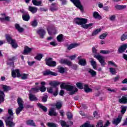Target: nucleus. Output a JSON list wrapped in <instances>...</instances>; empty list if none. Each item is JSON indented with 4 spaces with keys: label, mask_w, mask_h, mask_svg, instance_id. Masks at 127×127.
<instances>
[{
    "label": "nucleus",
    "mask_w": 127,
    "mask_h": 127,
    "mask_svg": "<svg viewBox=\"0 0 127 127\" xmlns=\"http://www.w3.org/2000/svg\"><path fill=\"white\" fill-rule=\"evenodd\" d=\"M1 86L4 92H8V91L11 90V88H10V86H8L7 85H3V84H1Z\"/></svg>",
    "instance_id": "24"
},
{
    "label": "nucleus",
    "mask_w": 127,
    "mask_h": 127,
    "mask_svg": "<svg viewBox=\"0 0 127 127\" xmlns=\"http://www.w3.org/2000/svg\"><path fill=\"white\" fill-rule=\"evenodd\" d=\"M76 87H77V88H78L79 89L82 90V89H84V84L81 82H77Z\"/></svg>",
    "instance_id": "38"
},
{
    "label": "nucleus",
    "mask_w": 127,
    "mask_h": 127,
    "mask_svg": "<svg viewBox=\"0 0 127 127\" xmlns=\"http://www.w3.org/2000/svg\"><path fill=\"white\" fill-rule=\"evenodd\" d=\"M38 107H39L40 109H41L44 113H46L47 112V108L40 103L38 104Z\"/></svg>",
    "instance_id": "29"
},
{
    "label": "nucleus",
    "mask_w": 127,
    "mask_h": 127,
    "mask_svg": "<svg viewBox=\"0 0 127 127\" xmlns=\"http://www.w3.org/2000/svg\"><path fill=\"white\" fill-rule=\"evenodd\" d=\"M61 125L63 127H69V125H67V124L64 121H61Z\"/></svg>",
    "instance_id": "50"
},
{
    "label": "nucleus",
    "mask_w": 127,
    "mask_h": 127,
    "mask_svg": "<svg viewBox=\"0 0 127 127\" xmlns=\"http://www.w3.org/2000/svg\"><path fill=\"white\" fill-rule=\"evenodd\" d=\"M83 57L82 56H79L77 59L79 60L78 64L80 66H86L87 65V61L85 59H82Z\"/></svg>",
    "instance_id": "11"
},
{
    "label": "nucleus",
    "mask_w": 127,
    "mask_h": 127,
    "mask_svg": "<svg viewBox=\"0 0 127 127\" xmlns=\"http://www.w3.org/2000/svg\"><path fill=\"white\" fill-rule=\"evenodd\" d=\"M58 69L59 70V72L62 74L65 72V68L62 66H59Z\"/></svg>",
    "instance_id": "44"
},
{
    "label": "nucleus",
    "mask_w": 127,
    "mask_h": 127,
    "mask_svg": "<svg viewBox=\"0 0 127 127\" xmlns=\"http://www.w3.org/2000/svg\"><path fill=\"white\" fill-rule=\"evenodd\" d=\"M74 22L78 25H81V27L84 29H91L93 28V25H94V23L87 24L88 19L83 18H76L74 19Z\"/></svg>",
    "instance_id": "1"
},
{
    "label": "nucleus",
    "mask_w": 127,
    "mask_h": 127,
    "mask_svg": "<svg viewBox=\"0 0 127 127\" xmlns=\"http://www.w3.org/2000/svg\"><path fill=\"white\" fill-rule=\"evenodd\" d=\"M69 66H71L72 69H74V70H77V68H78V66H77V65H76V64H72Z\"/></svg>",
    "instance_id": "58"
},
{
    "label": "nucleus",
    "mask_w": 127,
    "mask_h": 127,
    "mask_svg": "<svg viewBox=\"0 0 127 127\" xmlns=\"http://www.w3.org/2000/svg\"><path fill=\"white\" fill-rule=\"evenodd\" d=\"M77 7V8H79L80 9L81 11H83L84 9V7H83V5L81 4V2L80 1V0H70Z\"/></svg>",
    "instance_id": "10"
},
{
    "label": "nucleus",
    "mask_w": 127,
    "mask_h": 127,
    "mask_svg": "<svg viewBox=\"0 0 127 127\" xmlns=\"http://www.w3.org/2000/svg\"><path fill=\"white\" fill-rule=\"evenodd\" d=\"M49 116H54L55 117L57 116V113L55 112L54 108H52L50 109V111H49Z\"/></svg>",
    "instance_id": "22"
},
{
    "label": "nucleus",
    "mask_w": 127,
    "mask_h": 127,
    "mask_svg": "<svg viewBox=\"0 0 127 127\" xmlns=\"http://www.w3.org/2000/svg\"><path fill=\"white\" fill-rule=\"evenodd\" d=\"M32 50V49L28 47V46H26L24 47V51L23 52V54L24 55H27L28 54L30 53Z\"/></svg>",
    "instance_id": "17"
},
{
    "label": "nucleus",
    "mask_w": 127,
    "mask_h": 127,
    "mask_svg": "<svg viewBox=\"0 0 127 127\" xmlns=\"http://www.w3.org/2000/svg\"><path fill=\"white\" fill-rule=\"evenodd\" d=\"M94 58L97 59L99 61V63H100L101 66L102 67H105V65L107 64L105 62V58L101 55H94Z\"/></svg>",
    "instance_id": "9"
},
{
    "label": "nucleus",
    "mask_w": 127,
    "mask_h": 127,
    "mask_svg": "<svg viewBox=\"0 0 127 127\" xmlns=\"http://www.w3.org/2000/svg\"><path fill=\"white\" fill-rule=\"evenodd\" d=\"M20 12L22 13V18L24 21H28L30 19L29 13H28V12L25 11L24 9H20Z\"/></svg>",
    "instance_id": "6"
},
{
    "label": "nucleus",
    "mask_w": 127,
    "mask_h": 127,
    "mask_svg": "<svg viewBox=\"0 0 127 127\" xmlns=\"http://www.w3.org/2000/svg\"><path fill=\"white\" fill-rule=\"evenodd\" d=\"M49 85L52 87H57L58 85H60V82L58 81H52L50 82Z\"/></svg>",
    "instance_id": "27"
},
{
    "label": "nucleus",
    "mask_w": 127,
    "mask_h": 127,
    "mask_svg": "<svg viewBox=\"0 0 127 127\" xmlns=\"http://www.w3.org/2000/svg\"><path fill=\"white\" fill-rule=\"evenodd\" d=\"M32 2L34 5H36L37 6L40 5L42 3L41 1H37V0H32Z\"/></svg>",
    "instance_id": "31"
},
{
    "label": "nucleus",
    "mask_w": 127,
    "mask_h": 127,
    "mask_svg": "<svg viewBox=\"0 0 127 127\" xmlns=\"http://www.w3.org/2000/svg\"><path fill=\"white\" fill-rule=\"evenodd\" d=\"M10 18L8 16H6L4 18H0V21H4V20H6V21H8L9 20V19Z\"/></svg>",
    "instance_id": "51"
},
{
    "label": "nucleus",
    "mask_w": 127,
    "mask_h": 127,
    "mask_svg": "<svg viewBox=\"0 0 127 127\" xmlns=\"http://www.w3.org/2000/svg\"><path fill=\"white\" fill-rule=\"evenodd\" d=\"M29 100L31 102H33V101H38V99H37V97L32 93H30L29 94Z\"/></svg>",
    "instance_id": "21"
},
{
    "label": "nucleus",
    "mask_w": 127,
    "mask_h": 127,
    "mask_svg": "<svg viewBox=\"0 0 127 127\" xmlns=\"http://www.w3.org/2000/svg\"><path fill=\"white\" fill-rule=\"evenodd\" d=\"M15 27L19 32H22L23 31V28L20 27V26L18 24H15Z\"/></svg>",
    "instance_id": "32"
},
{
    "label": "nucleus",
    "mask_w": 127,
    "mask_h": 127,
    "mask_svg": "<svg viewBox=\"0 0 127 127\" xmlns=\"http://www.w3.org/2000/svg\"><path fill=\"white\" fill-rule=\"evenodd\" d=\"M77 55H74L73 56H70L69 57V58L71 60H75V59H76Z\"/></svg>",
    "instance_id": "59"
},
{
    "label": "nucleus",
    "mask_w": 127,
    "mask_h": 127,
    "mask_svg": "<svg viewBox=\"0 0 127 127\" xmlns=\"http://www.w3.org/2000/svg\"><path fill=\"white\" fill-rule=\"evenodd\" d=\"M119 103L121 104H127V95H124L119 99Z\"/></svg>",
    "instance_id": "19"
},
{
    "label": "nucleus",
    "mask_w": 127,
    "mask_h": 127,
    "mask_svg": "<svg viewBox=\"0 0 127 127\" xmlns=\"http://www.w3.org/2000/svg\"><path fill=\"white\" fill-rule=\"evenodd\" d=\"M93 115L94 118H96V119H98V118H100V116H99V114L97 111H95L93 113Z\"/></svg>",
    "instance_id": "56"
},
{
    "label": "nucleus",
    "mask_w": 127,
    "mask_h": 127,
    "mask_svg": "<svg viewBox=\"0 0 127 127\" xmlns=\"http://www.w3.org/2000/svg\"><path fill=\"white\" fill-rule=\"evenodd\" d=\"M127 44H125L122 45L118 50L119 53L122 54L125 52V51L127 50Z\"/></svg>",
    "instance_id": "15"
},
{
    "label": "nucleus",
    "mask_w": 127,
    "mask_h": 127,
    "mask_svg": "<svg viewBox=\"0 0 127 127\" xmlns=\"http://www.w3.org/2000/svg\"><path fill=\"white\" fill-rule=\"evenodd\" d=\"M44 76H48L52 75V76H57V73L49 70H47L43 72Z\"/></svg>",
    "instance_id": "14"
},
{
    "label": "nucleus",
    "mask_w": 127,
    "mask_h": 127,
    "mask_svg": "<svg viewBox=\"0 0 127 127\" xmlns=\"http://www.w3.org/2000/svg\"><path fill=\"white\" fill-rule=\"evenodd\" d=\"M18 105V107L16 109V115H19L20 114V112L23 110L24 108L23 107V100L21 98H18L17 101Z\"/></svg>",
    "instance_id": "4"
},
{
    "label": "nucleus",
    "mask_w": 127,
    "mask_h": 127,
    "mask_svg": "<svg viewBox=\"0 0 127 127\" xmlns=\"http://www.w3.org/2000/svg\"><path fill=\"white\" fill-rule=\"evenodd\" d=\"M48 93H50V94H53V89L52 87H50V88L48 89Z\"/></svg>",
    "instance_id": "60"
},
{
    "label": "nucleus",
    "mask_w": 127,
    "mask_h": 127,
    "mask_svg": "<svg viewBox=\"0 0 127 127\" xmlns=\"http://www.w3.org/2000/svg\"><path fill=\"white\" fill-rule=\"evenodd\" d=\"M100 53H102V54H109L110 51L101 50Z\"/></svg>",
    "instance_id": "57"
},
{
    "label": "nucleus",
    "mask_w": 127,
    "mask_h": 127,
    "mask_svg": "<svg viewBox=\"0 0 127 127\" xmlns=\"http://www.w3.org/2000/svg\"><path fill=\"white\" fill-rule=\"evenodd\" d=\"M60 63H61V64H66L67 66H71V64H72V62L68 60H61Z\"/></svg>",
    "instance_id": "18"
},
{
    "label": "nucleus",
    "mask_w": 127,
    "mask_h": 127,
    "mask_svg": "<svg viewBox=\"0 0 127 127\" xmlns=\"http://www.w3.org/2000/svg\"><path fill=\"white\" fill-rule=\"evenodd\" d=\"M42 57H43V55L41 54H38L34 58L35 59H36V60H38V61H40L41 59H42Z\"/></svg>",
    "instance_id": "35"
},
{
    "label": "nucleus",
    "mask_w": 127,
    "mask_h": 127,
    "mask_svg": "<svg viewBox=\"0 0 127 127\" xmlns=\"http://www.w3.org/2000/svg\"><path fill=\"white\" fill-rule=\"evenodd\" d=\"M47 125L49 127H57V125L53 123H48Z\"/></svg>",
    "instance_id": "48"
},
{
    "label": "nucleus",
    "mask_w": 127,
    "mask_h": 127,
    "mask_svg": "<svg viewBox=\"0 0 127 127\" xmlns=\"http://www.w3.org/2000/svg\"><path fill=\"white\" fill-rule=\"evenodd\" d=\"M66 116L68 120H72L73 119V114L71 112L68 111L66 113Z\"/></svg>",
    "instance_id": "36"
},
{
    "label": "nucleus",
    "mask_w": 127,
    "mask_h": 127,
    "mask_svg": "<svg viewBox=\"0 0 127 127\" xmlns=\"http://www.w3.org/2000/svg\"><path fill=\"white\" fill-rule=\"evenodd\" d=\"M65 90L70 92L69 93V95H74V94H75L76 92H78V88L74 87L71 85H66Z\"/></svg>",
    "instance_id": "7"
},
{
    "label": "nucleus",
    "mask_w": 127,
    "mask_h": 127,
    "mask_svg": "<svg viewBox=\"0 0 127 127\" xmlns=\"http://www.w3.org/2000/svg\"><path fill=\"white\" fill-rule=\"evenodd\" d=\"M11 76L13 78H16V77L19 78V77H21L22 80H26L27 77H28V74L26 73L21 74L20 72H19V69H15L12 70Z\"/></svg>",
    "instance_id": "3"
},
{
    "label": "nucleus",
    "mask_w": 127,
    "mask_h": 127,
    "mask_svg": "<svg viewBox=\"0 0 127 127\" xmlns=\"http://www.w3.org/2000/svg\"><path fill=\"white\" fill-rule=\"evenodd\" d=\"M56 108H57V109H58V110L61 109V108H62V102L61 101L57 102L56 104Z\"/></svg>",
    "instance_id": "39"
},
{
    "label": "nucleus",
    "mask_w": 127,
    "mask_h": 127,
    "mask_svg": "<svg viewBox=\"0 0 127 127\" xmlns=\"http://www.w3.org/2000/svg\"><path fill=\"white\" fill-rule=\"evenodd\" d=\"M119 80H120V76L119 75H117L114 78V82H117V81H119Z\"/></svg>",
    "instance_id": "62"
},
{
    "label": "nucleus",
    "mask_w": 127,
    "mask_h": 127,
    "mask_svg": "<svg viewBox=\"0 0 127 127\" xmlns=\"http://www.w3.org/2000/svg\"><path fill=\"white\" fill-rule=\"evenodd\" d=\"M93 17L94 18H97L98 19H101V18H102V16H101L99 13H98V12L97 11H95L93 13Z\"/></svg>",
    "instance_id": "34"
},
{
    "label": "nucleus",
    "mask_w": 127,
    "mask_h": 127,
    "mask_svg": "<svg viewBox=\"0 0 127 127\" xmlns=\"http://www.w3.org/2000/svg\"><path fill=\"white\" fill-rule=\"evenodd\" d=\"M52 5L50 7V10L51 11H55L57 10V8H56V6H54V3H52Z\"/></svg>",
    "instance_id": "49"
},
{
    "label": "nucleus",
    "mask_w": 127,
    "mask_h": 127,
    "mask_svg": "<svg viewBox=\"0 0 127 127\" xmlns=\"http://www.w3.org/2000/svg\"><path fill=\"white\" fill-rule=\"evenodd\" d=\"M101 31H102V29L101 28L96 29L92 33V36H95V35H97V34H98L99 32H101Z\"/></svg>",
    "instance_id": "42"
},
{
    "label": "nucleus",
    "mask_w": 127,
    "mask_h": 127,
    "mask_svg": "<svg viewBox=\"0 0 127 127\" xmlns=\"http://www.w3.org/2000/svg\"><path fill=\"white\" fill-rule=\"evenodd\" d=\"M77 46H79V44H71L67 47V50H71V49H73V48H75Z\"/></svg>",
    "instance_id": "28"
},
{
    "label": "nucleus",
    "mask_w": 127,
    "mask_h": 127,
    "mask_svg": "<svg viewBox=\"0 0 127 127\" xmlns=\"http://www.w3.org/2000/svg\"><path fill=\"white\" fill-rule=\"evenodd\" d=\"M4 97H5L4 92L1 90H0V105L1 103H3V102H4Z\"/></svg>",
    "instance_id": "20"
},
{
    "label": "nucleus",
    "mask_w": 127,
    "mask_h": 127,
    "mask_svg": "<svg viewBox=\"0 0 127 127\" xmlns=\"http://www.w3.org/2000/svg\"><path fill=\"white\" fill-rule=\"evenodd\" d=\"M88 72L92 77H96V76H97V72H96V71L94 70L93 69L88 68Z\"/></svg>",
    "instance_id": "23"
},
{
    "label": "nucleus",
    "mask_w": 127,
    "mask_h": 127,
    "mask_svg": "<svg viewBox=\"0 0 127 127\" xmlns=\"http://www.w3.org/2000/svg\"><path fill=\"white\" fill-rule=\"evenodd\" d=\"M39 91H41V92H45L46 91V87L44 86H42L41 87L39 88Z\"/></svg>",
    "instance_id": "55"
},
{
    "label": "nucleus",
    "mask_w": 127,
    "mask_h": 127,
    "mask_svg": "<svg viewBox=\"0 0 127 127\" xmlns=\"http://www.w3.org/2000/svg\"><path fill=\"white\" fill-rule=\"evenodd\" d=\"M126 39H127V33H125L121 37V41H125Z\"/></svg>",
    "instance_id": "43"
},
{
    "label": "nucleus",
    "mask_w": 127,
    "mask_h": 127,
    "mask_svg": "<svg viewBox=\"0 0 127 127\" xmlns=\"http://www.w3.org/2000/svg\"><path fill=\"white\" fill-rule=\"evenodd\" d=\"M27 125H28V126H31L32 127H36V125H35V123H34L33 120H32L27 121Z\"/></svg>",
    "instance_id": "33"
},
{
    "label": "nucleus",
    "mask_w": 127,
    "mask_h": 127,
    "mask_svg": "<svg viewBox=\"0 0 127 127\" xmlns=\"http://www.w3.org/2000/svg\"><path fill=\"white\" fill-rule=\"evenodd\" d=\"M110 72L111 73L112 75H116L117 74V71L116 70V69L113 68V67H110L109 68Z\"/></svg>",
    "instance_id": "46"
},
{
    "label": "nucleus",
    "mask_w": 127,
    "mask_h": 127,
    "mask_svg": "<svg viewBox=\"0 0 127 127\" xmlns=\"http://www.w3.org/2000/svg\"><path fill=\"white\" fill-rule=\"evenodd\" d=\"M108 65H112L114 66V67H118V65L113 61H108Z\"/></svg>",
    "instance_id": "52"
},
{
    "label": "nucleus",
    "mask_w": 127,
    "mask_h": 127,
    "mask_svg": "<svg viewBox=\"0 0 127 127\" xmlns=\"http://www.w3.org/2000/svg\"><path fill=\"white\" fill-rule=\"evenodd\" d=\"M48 98V96H47V94H45L44 97H43L42 101L43 103H46L47 102V99Z\"/></svg>",
    "instance_id": "54"
},
{
    "label": "nucleus",
    "mask_w": 127,
    "mask_h": 127,
    "mask_svg": "<svg viewBox=\"0 0 127 127\" xmlns=\"http://www.w3.org/2000/svg\"><path fill=\"white\" fill-rule=\"evenodd\" d=\"M57 39L59 42H61L63 40V35L62 34H60L57 37Z\"/></svg>",
    "instance_id": "45"
},
{
    "label": "nucleus",
    "mask_w": 127,
    "mask_h": 127,
    "mask_svg": "<svg viewBox=\"0 0 127 127\" xmlns=\"http://www.w3.org/2000/svg\"><path fill=\"white\" fill-rule=\"evenodd\" d=\"M28 9L29 11H30L31 13L34 14V13H36L37 12V10H38V8L36 7H33L32 6H29Z\"/></svg>",
    "instance_id": "16"
},
{
    "label": "nucleus",
    "mask_w": 127,
    "mask_h": 127,
    "mask_svg": "<svg viewBox=\"0 0 127 127\" xmlns=\"http://www.w3.org/2000/svg\"><path fill=\"white\" fill-rule=\"evenodd\" d=\"M46 65L50 67H55L57 64L56 62L53 61V59L51 58H46L45 60Z\"/></svg>",
    "instance_id": "8"
},
{
    "label": "nucleus",
    "mask_w": 127,
    "mask_h": 127,
    "mask_svg": "<svg viewBox=\"0 0 127 127\" xmlns=\"http://www.w3.org/2000/svg\"><path fill=\"white\" fill-rule=\"evenodd\" d=\"M8 114L9 116L5 117L4 118L6 125L8 127H14L15 123L13 122L14 116L13 115V111H12V109H8Z\"/></svg>",
    "instance_id": "2"
},
{
    "label": "nucleus",
    "mask_w": 127,
    "mask_h": 127,
    "mask_svg": "<svg viewBox=\"0 0 127 127\" xmlns=\"http://www.w3.org/2000/svg\"><path fill=\"white\" fill-rule=\"evenodd\" d=\"M36 32L41 38H44V36H45V34H46L45 30L42 28L39 29L37 30Z\"/></svg>",
    "instance_id": "12"
},
{
    "label": "nucleus",
    "mask_w": 127,
    "mask_h": 127,
    "mask_svg": "<svg viewBox=\"0 0 127 127\" xmlns=\"http://www.w3.org/2000/svg\"><path fill=\"white\" fill-rule=\"evenodd\" d=\"M122 119H123V115H119L117 118L114 119L112 122V124H113V125H115V126H118V125L122 122Z\"/></svg>",
    "instance_id": "13"
},
{
    "label": "nucleus",
    "mask_w": 127,
    "mask_h": 127,
    "mask_svg": "<svg viewBox=\"0 0 127 127\" xmlns=\"http://www.w3.org/2000/svg\"><path fill=\"white\" fill-rule=\"evenodd\" d=\"M31 92L33 93H38L39 92V88L38 87H35V88H32L30 90Z\"/></svg>",
    "instance_id": "41"
},
{
    "label": "nucleus",
    "mask_w": 127,
    "mask_h": 127,
    "mask_svg": "<svg viewBox=\"0 0 127 127\" xmlns=\"http://www.w3.org/2000/svg\"><path fill=\"white\" fill-rule=\"evenodd\" d=\"M38 24V22H37V20H34L33 21H32L31 22V25L33 26V27H36Z\"/></svg>",
    "instance_id": "40"
},
{
    "label": "nucleus",
    "mask_w": 127,
    "mask_h": 127,
    "mask_svg": "<svg viewBox=\"0 0 127 127\" xmlns=\"http://www.w3.org/2000/svg\"><path fill=\"white\" fill-rule=\"evenodd\" d=\"M116 19V15H112L110 17V20L111 21H114L115 20V19Z\"/></svg>",
    "instance_id": "63"
},
{
    "label": "nucleus",
    "mask_w": 127,
    "mask_h": 127,
    "mask_svg": "<svg viewBox=\"0 0 127 127\" xmlns=\"http://www.w3.org/2000/svg\"><path fill=\"white\" fill-rule=\"evenodd\" d=\"M107 36H108V33H103L99 36V38L100 39H105Z\"/></svg>",
    "instance_id": "47"
},
{
    "label": "nucleus",
    "mask_w": 127,
    "mask_h": 127,
    "mask_svg": "<svg viewBox=\"0 0 127 127\" xmlns=\"http://www.w3.org/2000/svg\"><path fill=\"white\" fill-rule=\"evenodd\" d=\"M84 90L85 93H90V92H93V90L89 88V86L88 85V84H85L84 85Z\"/></svg>",
    "instance_id": "25"
},
{
    "label": "nucleus",
    "mask_w": 127,
    "mask_h": 127,
    "mask_svg": "<svg viewBox=\"0 0 127 127\" xmlns=\"http://www.w3.org/2000/svg\"><path fill=\"white\" fill-rule=\"evenodd\" d=\"M27 63H28L29 66H32L33 65V64H34L35 63V62L33 61V62H30L28 61L27 62Z\"/></svg>",
    "instance_id": "64"
},
{
    "label": "nucleus",
    "mask_w": 127,
    "mask_h": 127,
    "mask_svg": "<svg viewBox=\"0 0 127 127\" xmlns=\"http://www.w3.org/2000/svg\"><path fill=\"white\" fill-rule=\"evenodd\" d=\"M6 39L7 43L11 44L12 48H14V49L17 48V43H16V41L15 39H12V38H11L9 36H6Z\"/></svg>",
    "instance_id": "5"
},
{
    "label": "nucleus",
    "mask_w": 127,
    "mask_h": 127,
    "mask_svg": "<svg viewBox=\"0 0 127 127\" xmlns=\"http://www.w3.org/2000/svg\"><path fill=\"white\" fill-rule=\"evenodd\" d=\"M90 59H91L90 63L93 69H94L95 70H97V63L96 62V61H94V59H93L92 58Z\"/></svg>",
    "instance_id": "26"
},
{
    "label": "nucleus",
    "mask_w": 127,
    "mask_h": 127,
    "mask_svg": "<svg viewBox=\"0 0 127 127\" xmlns=\"http://www.w3.org/2000/svg\"><path fill=\"white\" fill-rule=\"evenodd\" d=\"M66 86H67V85H66L65 83H63V84H61L60 87H61V88H62L63 89H66Z\"/></svg>",
    "instance_id": "61"
},
{
    "label": "nucleus",
    "mask_w": 127,
    "mask_h": 127,
    "mask_svg": "<svg viewBox=\"0 0 127 127\" xmlns=\"http://www.w3.org/2000/svg\"><path fill=\"white\" fill-rule=\"evenodd\" d=\"M120 108L121 109V114L124 115L125 114V113H126V112L127 111V107L124 106H122L120 107Z\"/></svg>",
    "instance_id": "37"
},
{
    "label": "nucleus",
    "mask_w": 127,
    "mask_h": 127,
    "mask_svg": "<svg viewBox=\"0 0 127 127\" xmlns=\"http://www.w3.org/2000/svg\"><path fill=\"white\" fill-rule=\"evenodd\" d=\"M96 127H107L106 126H103V121H100L98 122Z\"/></svg>",
    "instance_id": "53"
},
{
    "label": "nucleus",
    "mask_w": 127,
    "mask_h": 127,
    "mask_svg": "<svg viewBox=\"0 0 127 127\" xmlns=\"http://www.w3.org/2000/svg\"><path fill=\"white\" fill-rule=\"evenodd\" d=\"M115 7L117 9H119V10H121L122 9H125V8H127V5H117L115 6Z\"/></svg>",
    "instance_id": "30"
}]
</instances>
